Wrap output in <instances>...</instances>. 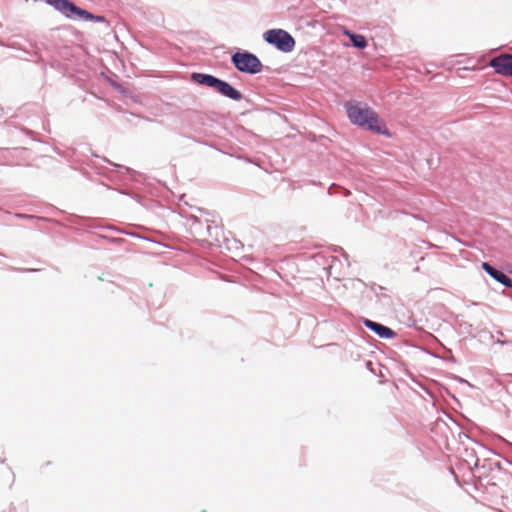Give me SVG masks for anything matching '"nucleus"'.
<instances>
[{
  "instance_id": "f257e3e1",
  "label": "nucleus",
  "mask_w": 512,
  "mask_h": 512,
  "mask_svg": "<svg viewBox=\"0 0 512 512\" xmlns=\"http://www.w3.org/2000/svg\"><path fill=\"white\" fill-rule=\"evenodd\" d=\"M347 114L353 124L365 127L380 134L387 133L384 122L371 108L367 106H363L359 103L348 105Z\"/></svg>"
},
{
  "instance_id": "f03ea898",
  "label": "nucleus",
  "mask_w": 512,
  "mask_h": 512,
  "mask_svg": "<svg viewBox=\"0 0 512 512\" xmlns=\"http://www.w3.org/2000/svg\"><path fill=\"white\" fill-rule=\"evenodd\" d=\"M264 39L283 52H291L295 47L294 38L283 29H270L266 31Z\"/></svg>"
},
{
  "instance_id": "7ed1b4c3",
  "label": "nucleus",
  "mask_w": 512,
  "mask_h": 512,
  "mask_svg": "<svg viewBox=\"0 0 512 512\" xmlns=\"http://www.w3.org/2000/svg\"><path fill=\"white\" fill-rule=\"evenodd\" d=\"M232 62L239 71L251 74L260 72L262 67L260 60L248 52L235 53L232 56Z\"/></svg>"
},
{
  "instance_id": "20e7f679",
  "label": "nucleus",
  "mask_w": 512,
  "mask_h": 512,
  "mask_svg": "<svg viewBox=\"0 0 512 512\" xmlns=\"http://www.w3.org/2000/svg\"><path fill=\"white\" fill-rule=\"evenodd\" d=\"M49 3L54 5L59 11L64 13L66 16L71 17L73 15L84 19H92L93 16L86 10H83L68 0H47Z\"/></svg>"
},
{
  "instance_id": "39448f33",
  "label": "nucleus",
  "mask_w": 512,
  "mask_h": 512,
  "mask_svg": "<svg viewBox=\"0 0 512 512\" xmlns=\"http://www.w3.org/2000/svg\"><path fill=\"white\" fill-rule=\"evenodd\" d=\"M49 3L54 5L59 11L64 13L66 16L71 17L73 15L84 19H92L93 16L86 10H83L68 0H47Z\"/></svg>"
},
{
  "instance_id": "423d86ee",
  "label": "nucleus",
  "mask_w": 512,
  "mask_h": 512,
  "mask_svg": "<svg viewBox=\"0 0 512 512\" xmlns=\"http://www.w3.org/2000/svg\"><path fill=\"white\" fill-rule=\"evenodd\" d=\"M490 65L495 71L504 76H512V55L503 54L493 58Z\"/></svg>"
},
{
  "instance_id": "0eeeda50",
  "label": "nucleus",
  "mask_w": 512,
  "mask_h": 512,
  "mask_svg": "<svg viewBox=\"0 0 512 512\" xmlns=\"http://www.w3.org/2000/svg\"><path fill=\"white\" fill-rule=\"evenodd\" d=\"M482 268L485 272H487L491 277H493L496 281L505 285L506 287L512 288V279L508 277L503 272L495 269L489 263L483 262Z\"/></svg>"
},
{
  "instance_id": "6e6552de",
  "label": "nucleus",
  "mask_w": 512,
  "mask_h": 512,
  "mask_svg": "<svg viewBox=\"0 0 512 512\" xmlns=\"http://www.w3.org/2000/svg\"><path fill=\"white\" fill-rule=\"evenodd\" d=\"M364 325L368 329H370L373 332H375L381 338L388 339V338H392V337L395 336V332L392 329H390L389 327L384 326L382 324L376 323L374 321L366 319L364 321Z\"/></svg>"
},
{
  "instance_id": "1a4fd4ad",
  "label": "nucleus",
  "mask_w": 512,
  "mask_h": 512,
  "mask_svg": "<svg viewBox=\"0 0 512 512\" xmlns=\"http://www.w3.org/2000/svg\"><path fill=\"white\" fill-rule=\"evenodd\" d=\"M215 90L218 91L219 93H221L222 95H224L228 98H231L233 100H236V101H238L242 98V95L238 90L233 88L229 83L222 81L220 79L217 83Z\"/></svg>"
},
{
  "instance_id": "9d476101",
  "label": "nucleus",
  "mask_w": 512,
  "mask_h": 512,
  "mask_svg": "<svg viewBox=\"0 0 512 512\" xmlns=\"http://www.w3.org/2000/svg\"><path fill=\"white\" fill-rule=\"evenodd\" d=\"M192 80L195 81L198 84L205 85L208 87H212L216 89L217 83L219 81L218 78L208 75V74H202V73H193L192 74Z\"/></svg>"
},
{
  "instance_id": "9b49d317",
  "label": "nucleus",
  "mask_w": 512,
  "mask_h": 512,
  "mask_svg": "<svg viewBox=\"0 0 512 512\" xmlns=\"http://www.w3.org/2000/svg\"><path fill=\"white\" fill-rule=\"evenodd\" d=\"M344 34L350 38L352 44L355 47L359 49H364L367 46V42L364 36L359 34H353L348 30H344Z\"/></svg>"
}]
</instances>
